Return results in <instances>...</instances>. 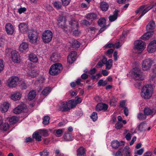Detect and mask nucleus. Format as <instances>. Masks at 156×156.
<instances>
[{"instance_id":"nucleus-55","label":"nucleus","mask_w":156,"mask_h":156,"mask_svg":"<svg viewBox=\"0 0 156 156\" xmlns=\"http://www.w3.org/2000/svg\"><path fill=\"white\" fill-rule=\"evenodd\" d=\"M41 156H47L48 155L49 152L46 150H44L42 152L40 153Z\"/></svg>"},{"instance_id":"nucleus-61","label":"nucleus","mask_w":156,"mask_h":156,"mask_svg":"<svg viewBox=\"0 0 156 156\" xmlns=\"http://www.w3.org/2000/svg\"><path fill=\"white\" fill-rule=\"evenodd\" d=\"M96 71V69L95 68H94L91 69L89 72V73L91 75H92L95 73Z\"/></svg>"},{"instance_id":"nucleus-54","label":"nucleus","mask_w":156,"mask_h":156,"mask_svg":"<svg viewBox=\"0 0 156 156\" xmlns=\"http://www.w3.org/2000/svg\"><path fill=\"white\" fill-rule=\"evenodd\" d=\"M123 126L122 124L120 122H117L115 125V128L117 129H120Z\"/></svg>"},{"instance_id":"nucleus-41","label":"nucleus","mask_w":156,"mask_h":156,"mask_svg":"<svg viewBox=\"0 0 156 156\" xmlns=\"http://www.w3.org/2000/svg\"><path fill=\"white\" fill-rule=\"evenodd\" d=\"M137 118L140 120H144L146 119L147 116L145 114L140 112L138 115Z\"/></svg>"},{"instance_id":"nucleus-16","label":"nucleus","mask_w":156,"mask_h":156,"mask_svg":"<svg viewBox=\"0 0 156 156\" xmlns=\"http://www.w3.org/2000/svg\"><path fill=\"white\" fill-rule=\"evenodd\" d=\"M108 107V105L107 104L103 103H99L97 105L96 108V110L98 111L102 110L106 111Z\"/></svg>"},{"instance_id":"nucleus-4","label":"nucleus","mask_w":156,"mask_h":156,"mask_svg":"<svg viewBox=\"0 0 156 156\" xmlns=\"http://www.w3.org/2000/svg\"><path fill=\"white\" fill-rule=\"evenodd\" d=\"M132 76L136 80H141L144 79L142 73L140 69L138 68L135 67L133 69Z\"/></svg>"},{"instance_id":"nucleus-19","label":"nucleus","mask_w":156,"mask_h":156,"mask_svg":"<svg viewBox=\"0 0 156 156\" xmlns=\"http://www.w3.org/2000/svg\"><path fill=\"white\" fill-rule=\"evenodd\" d=\"M20 31L23 33L27 32L28 30V26L25 23H22L20 24L19 26Z\"/></svg>"},{"instance_id":"nucleus-21","label":"nucleus","mask_w":156,"mask_h":156,"mask_svg":"<svg viewBox=\"0 0 156 156\" xmlns=\"http://www.w3.org/2000/svg\"><path fill=\"white\" fill-rule=\"evenodd\" d=\"M60 57L59 54L54 53L52 54L51 57V59L52 62H56L59 61Z\"/></svg>"},{"instance_id":"nucleus-2","label":"nucleus","mask_w":156,"mask_h":156,"mask_svg":"<svg viewBox=\"0 0 156 156\" xmlns=\"http://www.w3.org/2000/svg\"><path fill=\"white\" fill-rule=\"evenodd\" d=\"M62 69L61 64L56 63L51 66L49 70V73L52 75H57L60 73Z\"/></svg>"},{"instance_id":"nucleus-45","label":"nucleus","mask_w":156,"mask_h":156,"mask_svg":"<svg viewBox=\"0 0 156 156\" xmlns=\"http://www.w3.org/2000/svg\"><path fill=\"white\" fill-rule=\"evenodd\" d=\"M27 73L28 75L33 77H36L37 76V75L38 74H37L36 71L34 70H32L31 71H30V70L29 71H28L27 72Z\"/></svg>"},{"instance_id":"nucleus-18","label":"nucleus","mask_w":156,"mask_h":156,"mask_svg":"<svg viewBox=\"0 0 156 156\" xmlns=\"http://www.w3.org/2000/svg\"><path fill=\"white\" fill-rule=\"evenodd\" d=\"M155 27V23L153 21H150L146 27L147 31H153Z\"/></svg>"},{"instance_id":"nucleus-37","label":"nucleus","mask_w":156,"mask_h":156,"mask_svg":"<svg viewBox=\"0 0 156 156\" xmlns=\"http://www.w3.org/2000/svg\"><path fill=\"white\" fill-rule=\"evenodd\" d=\"M112 61L111 59H109L105 64L106 65V69L107 70L110 69L112 65Z\"/></svg>"},{"instance_id":"nucleus-60","label":"nucleus","mask_w":156,"mask_h":156,"mask_svg":"<svg viewBox=\"0 0 156 156\" xmlns=\"http://www.w3.org/2000/svg\"><path fill=\"white\" fill-rule=\"evenodd\" d=\"M75 102L76 104L80 103L81 101V98H80L78 96H76L75 98Z\"/></svg>"},{"instance_id":"nucleus-27","label":"nucleus","mask_w":156,"mask_h":156,"mask_svg":"<svg viewBox=\"0 0 156 156\" xmlns=\"http://www.w3.org/2000/svg\"><path fill=\"white\" fill-rule=\"evenodd\" d=\"M36 96V92L34 90L30 91L28 95V99L31 101L34 99Z\"/></svg>"},{"instance_id":"nucleus-1","label":"nucleus","mask_w":156,"mask_h":156,"mask_svg":"<svg viewBox=\"0 0 156 156\" xmlns=\"http://www.w3.org/2000/svg\"><path fill=\"white\" fill-rule=\"evenodd\" d=\"M153 91V88L151 85H146L142 88L141 96L145 99H149L152 95Z\"/></svg>"},{"instance_id":"nucleus-6","label":"nucleus","mask_w":156,"mask_h":156,"mask_svg":"<svg viewBox=\"0 0 156 156\" xmlns=\"http://www.w3.org/2000/svg\"><path fill=\"white\" fill-rule=\"evenodd\" d=\"M153 63L154 61L150 58L144 60L142 62V68L143 70L147 71L149 70Z\"/></svg>"},{"instance_id":"nucleus-11","label":"nucleus","mask_w":156,"mask_h":156,"mask_svg":"<svg viewBox=\"0 0 156 156\" xmlns=\"http://www.w3.org/2000/svg\"><path fill=\"white\" fill-rule=\"evenodd\" d=\"M5 30L8 34L12 35L14 31L13 26L10 23H7L5 26Z\"/></svg>"},{"instance_id":"nucleus-63","label":"nucleus","mask_w":156,"mask_h":156,"mask_svg":"<svg viewBox=\"0 0 156 156\" xmlns=\"http://www.w3.org/2000/svg\"><path fill=\"white\" fill-rule=\"evenodd\" d=\"M124 113L126 116L128 115L129 113V110L126 107H124Z\"/></svg>"},{"instance_id":"nucleus-24","label":"nucleus","mask_w":156,"mask_h":156,"mask_svg":"<svg viewBox=\"0 0 156 156\" xmlns=\"http://www.w3.org/2000/svg\"><path fill=\"white\" fill-rule=\"evenodd\" d=\"M118 10L116 9L114 12L113 14L109 16V20L110 22H113L117 19L118 14Z\"/></svg>"},{"instance_id":"nucleus-64","label":"nucleus","mask_w":156,"mask_h":156,"mask_svg":"<svg viewBox=\"0 0 156 156\" xmlns=\"http://www.w3.org/2000/svg\"><path fill=\"white\" fill-rule=\"evenodd\" d=\"M115 156H122V152H121V150L120 149H119V150L117 151L115 155Z\"/></svg>"},{"instance_id":"nucleus-20","label":"nucleus","mask_w":156,"mask_h":156,"mask_svg":"<svg viewBox=\"0 0 156 156\" xmlns=\"http://www.w3.org/2000/svg\"><path fill=\"white\" fill-rule=\"evenodd\" d=\"M9 103L4 102L1 106V111L2 113L7 112L9 108Z\"/></svg>"},{"instance_id":"nucleus-51","label":"nucleus","mask_w":156,"mask_h":156,"mask_svg":"<svg viewBox=\"0 0 156 156\" xmlns=\"http://www.w3.org/2000/svg\"><path fill=\"white\" fill-rule=\"evenodd\" d=\"M63 132L62 129H59L57 130L56 132V136L58 137L60 136L62 134Z\"/></svg>"},{"instance_id":"nucleus-49","label":"nucleus","mask_w":156,"mask_h":156,"mask_svg":"<svg viewBox=\"0 0 156 156\" xmlns=\"http://www.w3.org/2000/svg\"><path fill=\"white\" fill-rule=\"evenodd\" d=\"M90 118L92 119V120L95 122L97 119L98 116L96 112H93L91 114V115L90 116Z\"/></svg>"},{"instance_id":"nucleus-40","label":"nucleus","mask_w":156,"mask_h":156,"mask_svg":"<svg viewBox=\"0 0 156 156\" xmlns=\"http://www.w3.org/2000/svg\"><path fill=\"white\" fill-rule=\"evenodd\" d=\"M68 104L69 105V108L70 107V109L73 108L76 106V105L77 104L75 101L73 100H71L69 101L68 102Z\"/></svg>"},{"instance_id":"nucleus-35","label":"nucleus","mask_w":156,"mask_h":156,"mask_svg":"<svg viewBox=\"0 0 156 156\" xmlns=\"http://www.w3.org/2000/svg\"><path fill=\"white\" fill-rule=\"evenodd\" d=\"M86 18L87 19L91 20V21H92L93 20L96 18L97 15L94 13H90L87 15Z\"/></svg>"},{"instance_id":"nucleus-38","label":"nucleus","mask_w":156,"mask_h":156,"mask_svg":"<svg viewBox=\"0 0 156 156\" xmlns=\"http://www.w3.org/2000/svg\"><path fill=\"white\" fill-rule=\"evenodd\" d=\"M119 142L117 140H114L112 142L111 145L113 148H117L119 146Z\"/></svg>"},{"instance_id":"nucleus-58","label":"nucleus","mask_w":156,"mask_h":156,"mask_svg":"<svg viewBox=\"0 0 156 156\" xmlns=\"http://www.w3.org/2000/svg\"><path fill=\"white\" fill-rule=\"evenodd\" d=\"M65 18L63 16H60L58 19V23H60L61 22H62L65 21Z\"/></svg>"},{"instance_id":"nucleus-34","label":"nucleus","mask_w":156,"mask_h":156,"mask_svg":"<svg viewBox=\"0 0 156 156\" xmlns=\"http://www.w3.org/2000/svg\"><path fill=\"white\" fill-rule=\"evenodd\" d=\"M69 23L71 25L70 27L72 29H74L75 28H77L78 26L77 22L73 20L69 22Z\"/></svg>"},{"instance_id":"nucleus-3","label":"nucleus","mask_w":156,"mask_h":156,"mask_svg":"<svg viewBox=\"0 0 156 156\" xmlns=\"http://www.w3.org/2000/svg\"><path fill=\"white\" fill-rule=\"evenodd\" d=\"M53 34L51 31L47 30L44 31L42 34V38L44 43H48L51 40Z\"/></svg>"},{"instance_id":"nucleus-56","label":"nucleus","mask_w":156,"mask_h":156,"mask_svg":"<svg viewBox=\"0 0 156 156\" xmlns=\"http://www.w3.org/2000/svg\"><path fill=\"white\" fill-rule=\"evenodd\" d=\"M4 65L3 63V61L2 60L0 59V72L3 70Z\"/></svg>"},{"instance_id":"nucleus-10","label":"nucleus","mask_w":156,"mask_h":156,"mask_svg":"<svg viewBox=\"0 0 156 156\" xmlns=\"http://www.w3.org/2000/svg\"><path fill=\"white\" fill-rule=\"evenodd\" d=\"M11 58L13 62L18 63L20 60V56L18 52L15 50L12 51L11 52Z\"/></svg>"},{"instance_id":"nucleus-15","label":"nucleus","mask_w":156,"mask_h":156,"mask_svg":"<svg viewBox=\"0 0 156 156\" xmlns=\"http://www.w3.org/2000/svg\"><path fill=\"white\" fill-rule=\"evenodd\" d=\"M76 55V53L75 51H71L68 56L67 61L70 63H73L75 60V57Z\"/></svg>"},{"instance_id":"nucleus-28","label":"nucleus","mask_w":156,"mask_h":156,"mask_svg":"<svg viewBox=\"0 0 156 156\" xmlns=\"http://www.w3.org/2000/svg\"><path fill=\"white\" fill-rule=\"evenodd\" d=\"M123 153L124 156H130L131 151L129 147L126 146L124 147L123 150Z\"/></svg>"},{"instance_id":"nucleus-36","label":"nucleus","mask_w":156,"mask_h":156,"mask_svg":"<svg viewBox=\"0 0 156 156\" xmlns=\"http://www.w3.org/2000/svg\"><path fill=\"white\" fill-rule=\"evenodd\" d=\"M18 120L17 117L13 116L9 119V122L11 124H13L16 123Z\"/></svg>"},{"instance_id":"nucleus-29","label":"nucleus","mask_w":156,"mask_h":156,"mask_svg":"<svg viewBox=\"0 0 156 156\" xmlns=\"http://www.w3.org/2000/svg\"><path fill=\"white\" fill-rule=\"evenodd\" d=\"M138 130L140 132L145 131L146 129V125L144 122H141L137 126Z\"/></svg>"},{"instance_id":"nucleus-59","label":"nucleus","mask_w":156,"mask_h":156,"mask_svg":"<svg viewBox=\"0 0 156 156\" xmlns=\"http://www.w3.org/2000/svg\"><path fill=\"white\" fill-rule=\"evenodd\" d=\"M145 7V5H142L141 6L139 9H138L136 11V12L137 13H139V12L141 11H142V10H143L144 9Z\"/></svg>"},{"instance_id":"nucleus-48","label":"nucleus","mask_w":156,"mask_h":156,"mask_svg":"<svg viewBox=\"0 0 156 156\" xmlns=\"http://www.w3.org/2000/svg\"><path fill=\"white\" fill-rule=\"evenodd\" d=\"M152 74L151 76L152 80L156 78V66H155L152 69Z\"/></svg>"},{"instance_id":"nucleus-9","label":"nucleus","mask_w":156,"mask_h":156,"mask_svg":"<svg viewBox=\"0 0 156 156\" xmlns=\"http://www.w3.org/2000/svg\"><path fill=\"white\" fill-rule=\"evenodd\" d=\"M106 23V20L104 18L100 19L98 20V25L101 27L99 30L100 33L104 31L107 28V27L109 25H105Z\"/></svg>"},{"instance_id":"nucleus-50","label":"nucleus","mask_w":156,"mask_h":156,"mask_svg":"<svg viewBox=\"0 0 156 156\" xmlns=\"http://www.w3.org/2000/svg\"><path fill=\"white\" fill-rule=\"evenodd\" d=\"M19 86L21 89L22 90L26 89L27 88V86L23 81H21L20 82V85Z\"/></svg>"},{"instance_id":"nucleus-62","label":"nucleus","mask_w":156,"mask_h":156,"mask_svg":"<svg viewBox=\"0 0 156 156\" xmlns=\"http://www.w3.org/2000/svg\"><path fill=\"white\" fill-rule=\"evenodd\" d=\"M144 151V148H141L139 150H138L137 151V153L136 154H137L139 155H141L143 153Z\"/></svg>"},{"instance_id":"nucleus-39","label":"nucleus","mask_w":156,"mask_h":156,"mask_svg":"<svg viewBox=\"0 0 156 156\" xmlns=\"http://www.w3.org/2000/svg\"><path fill=\"white\" fill-rule=\"evenodd\" d=\"M48 130L47 129H40V134L44 137H46L48 136Z\"/></svg>"},{"instance_id":"nucleus-12","label":"nucleus","mask_w":156,"mask_h":156,"mask_svg":"<svg viewBox=\"0 0 156 156\" xmlns=\"http://www.w3.org/2000/svg\"><path fill=\"white\" fill-rule=\"evenodd\" d=\"M149 53H153L156 50V41L154 40L150 42L147 47Z\"/></svg>"},{"instance_id":"nucleus-32","label":"nucleus","mask_w":156,"mask_h":156,"mask_svg":"<svg viewBox=\"0 0 156 156\" xmlns=\"http://www.w3.org/2000/svg\"><path fill=\"white\" fill-rule=\"evenodd\" d=\"M72 47L73 48H77L80 46V43L77 41L73 40L71 43Z\"/></svg>"},{"instance_id":"nucleus-53","label":"nucleus","mask_w":156,"mask_h":156,"mask_svg":"<svg viewBox=\"0 0 156 156\" xmlns=\"http://www.w3.org/2000/svg\"><path fill=\"white\" fill-rule=\"evenodd\" d=\"M71 0H61L62 5L64 6L68 5L70 3Z\"/></svg>"},{"instance_id":"nucleus-5","label":"nucleus","mask_w":156,"mask_h":156,"mask_svg":"<svg viewBox=\"0 0 156 156\" xmlns=\"http://www.w3.org/2000/svg\"><path fill=\"white\" fill-rule=\"evenodd\" d=\"M19 80V78L16 76H12L8 80L7 83L8 87H16L17 84Z\"/></svg>"},{"instance_id":"nucleus-31","label":"nucleus","mask_w":156,"mask_h":156,"mask_svg":"<svg viewBox=\"0 0 156 156\" xmlns=\"http://www.w3.org/2000/svg\"><path fill=\"white\" fill-rule=\"evenodd\" d=\"M51 89L49 87H46L41 92V95H43L44 96H47L51 91Z\"/></svg>"},{"instance_id":"nucleus-46","label":"nucleus","mask_w":156,"mask_h":156,"mask_svg":"<svg viewBox=\"0 0 156 156\" xmlns=\"http://www.w3.org/2000/svg\"><path fill=\"white\" fill-rule=\"evenodd\" d=\"M32 137L33 139H35L36 140L39 141V132L36 131L33 134Z\"/></svg>"},{"instance_id":"nucleus-33","label":"nucleus","mask_w":156,"mask_h":156,"mask_svg":"<svg viewBox=\"0 0 156 156\" xmlns=\"http://www.w3.org/2000/svg\"><path fill=\"white\" fill-rule=\"evenodd\" d=\"M28 48V45L27 43L23 42L20 45L19 49L21 51H23V50H26Z\"/></svg>"},{"instance_id":"nucleus-8","label":"nucleus","mask_w":156,"mask_h":156,"mask_svg":"<svg viewBox=\"0 0 156 156\" xmlns=\"http://www.w3.org/2000/svg\"><path fill=\"white\" fill-rule=\"evenodd\" d=\"M134 44V48L141 51L144 50L145 46V43L140 40H138L135 41Z\"/></svg>"},{"instance_id":"nucleus-25","label":"nucleus","mask_w":156,"mask_h":156,"mask_svg":"<svg viewBox=\"0 0 156 156\" xmlns=\"http://www.w3.org/2000/svg\"><path fill=\"white\" fill-rule=\"evenodd\" d=\"M77 156H86V152L84 149L82 147H80L77 150Z\"/></svg>"},{"instance_id":"nucleus-17","label":"nucleus","mask_w":156,"mask_h":156,"mask_svg":"<svg viewBox=\"0 0 156 156\" xmlns=\"http://www.w3.org/2000/svg\"><path fill=\"white\" fill-rule=\"evenodd\" d=\"M25 108V106L24 104L19 105L17 107L15 108L13 112L16 114H19Z\"/></svg>"},{"instance_id":"nucleus-47","label":"nucleus","mask_w":156,"mask_h":156,"mask_svg":"<svg viewBox=\"0 0 156 156\" xmlns=\"http://www.w3.org/2000/svg\"><path fill=\"white\" fill-rule=\"evenodd\" d=\"M64 139L67 141L72 140V138L71 137L70 135L69 134H65L63 136Z\"/></svg>"},{"instance_id":"nucleus-14","label":"nucleus","mask_w":156,"mask_h":156,"mask_svg":"<svg viewBox=\"0 0 156 156\" xmlns=\"http://www.w3.org/2000/svg\"><path fill=\"white\" fill-rule=\"evenodd\" d=\"M144 114L146 116L151 115H153L156 113V111L155 109H151L148 107L145 108L144 110Z\"/></svg>"},{"instance_id":"nucleus-52","label":"nucleus","mask_w":156,"mask_h":156,"mask_svg":"<svg viewBox=\"0 0 156 156\" xmlns=\"http://www.w3.org/2000/svg\"><path fill=\"white\" fill-rule=\"evenodd\" d=\"M81 23L83 25L86 26L87 27H88L91 23H90L88 21L86 20H83L81 21Z\"/></svg>"},{"instance_id":"nucleus-43","label":"nucleus","mask_w":156,"mask_h":156,"mask_svg":"<svg viewBox=\"0 0 156 156\" xmlns=\"http://www.w3.org/2000/svg\"><path fill=\"white\" fill-rule=\"evenodd\" d=\"M54 7L58 9H59L61 8L62 7V4L61 2L59 1L55 2L53 3Z\"/></svg>"},{"instance_id":"nucleus-57","label":"nucleus","mask_w":156,"mask_h":156,"mask_svg":"<svg viewBox=\"0 0 156 156\" xmlns=\"http://www.w3.org/2000/svg\"><path fill=\"white\" fill-rule=\"evenodd\" d=\"M26 9L25 7L20 8L18 9V12L21 14L26 11Z\"/></svg>"},{"instance_id":"nucleus-26","label":"nucleus","mask_w":156,"mask_h":156,"mask_svg":"<svg viewBox=\"0 0 156 156\" xmlns=\"http://www.w3.org/2000/svg\"><path fill=\"white\" fill-rule=\"evenodd\" d=\"M29 58L30 61L33 62H36L38 60L36 55L33 53H31L29 55Z\"/></svg>"},{"instance_id":"nucleus-30","label":"nucleus","mask_w":156,"mask_h":156,"mask_svg":"<svg viewBox=\"0 0 156 156\" xmlns=\"http://www.w3.org/2000/svg\"><path fill=\"white\" fill-rule=\"evenodd\" d=\"M108 5L106 2H101L100 7L102 11H106L108 9Z\"/></svg>"},{"instance_id":"nucleus-23","label":"nucleus","mask_w":156,"mask_h":156,"mask_svg":"<svg viewBox=\"0 0 156 156\" xmlns=\"http://www.w3.org/2000/svg\"><path fill=\"white\" fill-rule=\"evenodd\" d=\"M153 34V31H147V32L144 34L141 37L142 39L144 40L148 39Z\"/></svg>"},{"instance_id":"nucleus-22","label":"nucleus","mask_w":156,"mask_h":156,"mask_svg":"<svg viewBox=\"0 0 156 156\" xmlns=\"http://www.w3.org/2000/svg\"><path fill=\"white\" fill-rule=\"evenodd\" d=\"M21 96V94L19 92H16L12 94L11 98L14 101L19 100Z\"/></svg>"},{"instance_id":"nucleus-13","label":"nucleus","mask_w":156,"mask_h":156,"mask_svg":"<svg viewBox=\"0 0 156 156\" xmlns=\"http://www.w3.org/2000/svg\"><path fill=\"white\" fill-rule=\"evenodd\" d=\"M69 106L68 102L66 101H64L62 102L59 106V110L62 112L68 111L70 110V108Z\"/></svg>"},{"instance_id":"nucleus-44","label":"nucleus","mask_w":156,"mask_h":156,"mask_svg":"<svg viewBox=\"0 0 156 156\" xmlns=\"http://www.w3.org/2000/svg\"><path fill=\"white\" fill-rule=\"evenodd\" d=\"M9 127V126L8 123L5 122L2 124V125L1 127V129L5 131L8 129Z\"/></svg>"},{"instance_id":"nucleus-7","label":"nucleus","mask_w":156,"mask_h":156,"mask_svg":"<svg viewBox=\"0 0 156 156\" xmlns=\"http://www.w3.org/2000/svg\"><path fill=\"white\" fill-rule=\"evenodd\" d=\"M38 33L35 31H32L28 34V37L29 42L33 44L37 42L38 38Z\"/></svg>"},{"instance_id":"nucleus-42","label":"nucleus","mask_w":156,"mask_h":156,"mask_svg":"<svg viewBox=\"0 0 156 156\" xmlns=\"http://www.w3.org/2000/svg\"><path fill=\"white\" fill-rule=\"evenodd\" d=\"M50 117L48 116H45L43 118L42 123L44 125H48L49 123Z\"/></svg>"}]
</instances>
